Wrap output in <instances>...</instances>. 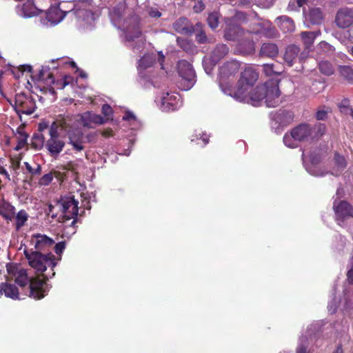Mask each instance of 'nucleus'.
<instances>
[{
    "instance_id": "f704fd0d",
    "label": "nucleus",
    "mask_w": 353,
    "mask_h": 353,
    "mask_svg": "<svg viewBox=\"0 0 353 353\" xmlns=\"http://www.w3.org/2000/svg\"><path fill=\"white\" fill-rule=\"evenodd\" d=\"M188 20L185 18H181L179 20H177L174 24L173 28L174 30L179 32V33H183L186 32L188 31Z\"/></svg>"
},
{
    "instance_id": "6e6d98bb",
    "label": "nucleus",
    "mask_w": 353,
    "mask_h": 353,
    "mask_svg": "<svg viewBox=\"0 0 353 353\" xmlns=\"http://www.w3.org/2000/svg\"><path fill=\"white\" fill-rule=\"evenodd\" d=\"M101 135L105 138H109L114 136L113 130L111 128H105L101 131Z\"/></svg>"
},
{
    "instance_id": "aec40b11",
    "label": "nucleus",
    "mask_w": 353,
    "mask_h": 353,
    "mask_svg": "<svg viewBox=\"0 0 353 353\" xmlns=\"http://www.w3.org/2000/svg\"><path fill=\"white\" fill-rule=\"evenodd\" d=\"M308 51L300 52V49L295 45H290L285 49L283 59L288 66H292L297 59L302 61L307 57Z\"/></svg>"
},
{
    "instance_id": "0e129e2a",
    "label": "nucleus",
    "mask_w": 353,
    "mask_h": 353,
    "mask_svg": "<svg viewBox=\"0 0 353 353\" xmlns=\"http://www.w3.org/2000/svg\"><path fill=\"white\" fill-rule=\"evenodd\" d=\"M347 279L350 283H353V265L351 269L347 272Z\"/></svg>"
},
{
    "instance_id": "f8f14e48",
    "label": "nucleus",
    "mask_w": 353,
    "mask_h": 353,
    "mask_svg": "<svg viewBox=\"0 0 353 353\" xmlns=\"http://www.w3.org/2000/svg\"><path fill=\"white\" fill-rule=\"evenodd\" d=\"M177 70V86L182 90H190L196 82V76L192 65L185 60H181L178 62Z\"/></svg>"
},
{
    "instance_id": "c03bdc74",
    "label": "nucleus",
    "mask_w": 353,
    "mask_h": 353,
    "mask_svg": "<svg viewBox=\"0 0 353 353\" xmlns=\"http://www.w3.org/2000/svg\"><path fill=\"white\" fill-rule=\"evenodd\" d=\"M197 140H201L203 143V145H205L208 143L209 136L208 134H206L205 133L199 132V134H196L195 135H193L192 137V139H191L192 141H197Z\"/></svg>"
},
{
    "instance_id": "20e7f679",
    "label": "nucleus",
    "mask_w": 353,
    "mask_h": 353,
    "mask_svg": "<svg viewBox=\"0 0 353 353\" xmlns=\"http://www.w3.org/2000/svg\"><path fill=\"white\" fill-rule=\"evenodd\" d=\"M110 17L113 26L123 31L126 46L135 53L141 52L145 39L141 31L139 17L133 15L128 19H123V6L114 8Z\"/></svg>"
},
{
    "instance_id": "9d476101",
    "label": "nucleus",
    "mask_w": 353,
    "mask_h": 353,
    "mask_svg": "<svg viewBox=\"0 0 353 353\" xmlns=\"http://www.w3.org/2000/svg\"><path fill=\"white\" fill-rule=\"evenodd\" d=\"M241 68L240 62L231 60L225 62L219 68V83L222 92L234 99V94L237 91L238 84L235 88L232 87L235 76Z\"/></svg>"
},
{
    "instance_id": "393cba45",
    "label": "nucleus",
    "mask_w": 353,
    "mask_h": 353,
    "mask_svg": "<svg viewBox=\"0 0 353 353\" xmlns=\"http://www.w3.org/2000/svg\"><path fill=\"white\" fill-rule=\"evenodd\" d=\"M42 11L41 9L35 6L31 0H28L22 6H17V14L24 18H29L37 15Z\"/></svg>"
},
{
    "instance_id": "5701e85b",
    "label": "nucleus",
    "mask_w": 353,
    "mask_h": 353,
    "mask_svg": "<svg viewBox=\"0 0 353 353\" xmlns=\"http://www.w3.org/2000/svg\"><path fill=\"white\" fill-rule=\"evenodd\" d=\"M31 243L36 249L35 251H46L48 250L54 244V241L43 234H36L33 236Z\"/></svg>"
},
{
    "instance_id": "2f4dec72",
    "label": "nucleus",
    "mask_w": 353,
    "mask_h": 353,
    "mask_svg": "<svg viewBox=\"0 0 353 353\" xmlns=\"http://www.w3.org/2000/svg\"><path fill=\"white\" fill-rule=\"evenodd\" d=\"M316 50L319 54L331 57L334 54L335 48L325 41H321L317 46Z\"/></svg>"
},
{
    "instance_id": "f3484780",
    "label": "nucleus",
    "mask_w": 353,
    "mask_h": 353,
    "mask_svg": "<svg viewBox=\"0 0 353 353\" xmlns=\"http://www.w3.org/2000/svg\"><path fill=\"white\" fill-rule=\"evenodd\" d=\"M14 108L20 118H21V114H32L35 110L36 103L30 96L18 94L15 97Z\"/></svg>"
},
{
    "instance_id": "774afa93",
    "label": "nucleus",
    "mask_w": 353,
    "mask_h": 353,
    "mask_svg": "<svg viewBox=\"0 0 353 353\" xmlns=\"http://www.w3.org/2000/svg\"><path fill=\"white\" fill-rule=\"evenodd\" d=\"M81 78H86L87 75L86 74L83 72V71H80L79 72V74Z\"/></svg>"
},
{
    "instance_id": "6e6552de",
    "label": "nucleus",
    "mask_w": 353,
    "mask_h": 353,
    "mask_svg": "<svg viewBox=\"0 0 353 353\" xmlns=\"http://www.w3.org/2000/svg\"><path fill=\"white\" fill-rule=\"evenodd\" d=\"M24 254L29 265L34 270L38 277L42 276L41 280L46 283L47 280L55 275L54 268L60 261V257L56 258L52 253L43 254L32 249H25Z\"/></svg>"
},
{
    "instance_id": "c9c22d12",
    "label": "nucleus",
    "mask_w": 353,
    "mask_h": 353,
    "mask_svg": "<svg viewBox=\"0 0 353 353\" xmlns=\"http://www.w3.org/2000/svg\"><path fill=\"white\" fill-rule=\"evenodd\" d=\"M28 215L25 210H20L16 216V227L17 229L21 228L27 221Z\"/></svg>"
},
{
    "instance_id": "603ef678",
    "label": "nucleus",
    "mask_w": 353,
    "mask_h": 353,
    "mask_svg": "<svg viewBox=\"0 0 353 353\" xmlns=\"http://www.w3.org/2000/svg\"><path fill=\"white\" fill-rule=\"evenodd\" d=\"M27 143V139H25V137H23L21 139H18L17 145L15 146L14 150L19 151L21 150Z\"/></svg>"
},
{
    "instance_id": "a878e982",
    "label": "nucleus",
    "mask_w": 353,
    "mask_h": 353,
    "mask_svg": "<svg viewBox=\"0 0 353 353\" xmlns=\"http://www.w3.org/2000/svg\"><path fill=\"white\" fill-rule=\"evenodd\" d=\"M294 119L293 113L290 111L280 110L272 117L274 121L280 126H285L290 123Z\"/></svg>"
},
{
    "instance_id": "473e14b6",
    "label": "nucleus",
    "mask_w": 353,
    "mask_h": 353,
    "mask_svg": "<svg viewBox=\"0 0 353 353\" xmlns=\"http://www.w3.org/2000/svg\"><path fill=\"white\" fill-rule=\"evenodd\" d=\"M340 75L350 83H353V68L350 65H340L339 67Z\"/></svg>"
},
{
    "instance_id": "423d86ee",
    "label": "nucleus",
    "mask_w": 353,
    "mask_h": 353,
    "mask_svg": "<svg viewBox=\"0 0 353 353\" xmlns=\"http://www.w3.org/2000/svg\"><path fill=\"white\" fill-rule=\"evenodd\" d=\"M79 202L74 199L73 195H66L61 196L55 205L50 204L48 206V214L52 218L56 217L54 211L61 212L58 220L59 222L66 223L68 221L72 220L71 223L65 225L63 236L70 238L76 233V223L77 221Z\"/></svg>"
},
{
    "instance_id": "3c124183",
    "label": "nucleus",
    "mask_w": 353,
    "mask_h": 353,
    "mask_svg": "<svg viewBox=\"0 0 353 353\" xmlns=\"http://www.w3.org/2000/svg\"><path fill=\"white\" fill-rule=\"evenodd\" d=\"M327 308L329 312L331 313H334L336 312L337 308V301L336 300L335 296L329 302Z\"/></svg>"
},
{
    "instance_id": "72a5a7b5",
    "label": "nucleus",
    "mask_w": 353,
    "mask_h": 353,
    "mask_svg": "<svg viewBox=\"0 0 353 353\" xmlns=\"http://www.w3.org/2000/svg\"><path fill=\"white\" fill-rule=\"evenodd\" d=\"M319 68L321 73L327 76L332 74L334 71L333 65L327 61H320Z\"/></svg>"
},
{
    "instance_id": "864d4df0",
    "label": "nucleus",
    "mask_w": 353,
    "mask_h": 353,
    "mask_svg": "<svg viewBox=\"0 0 353 353\" xmlns=\"http://www.w3.org/2000/svg\"><path fill=\"white\" fill-rule=\"evenodd\" d=\"M17 139H21L23 137H25V139H28V134L24 131V127L23 125H20L17 128Z\"/></svg>"
},
{
    "instance_id": "a211bd4d",
    "label": "nucleus",
    "mask_w": 353,
    "mask_h": 353,
    "mask_svg": "<svg viewBox=\"0 0 353 353\" xmlns=\"http://www.w3.org/2000/svg\"><path fill=\"white\" fill-rule=\"evenodd\" d=\"M333 209L336 221L340 225H343V223L349 219L353 218V208L345 201L335 200Z\"/></svg>"
},
{
    "instance_id": "c85d7f7f",
    "label": "nucleus",
    "mask_w": 353,
    "mask_h": 353,
    "mask_svg": "<svg viewBox=\"0 0 353 353\" xmlns=\"http://www.w3.org/2000/svg\"><path fill=\"white\" fill-rule=\"evenodd\" d=\"M123 120L125 125L129 127L132 130H136L139 128L141 124L135 115L131 112H125L123 116Z\"/></svg>"
},
{
    "instance_id": "7ed1b4c3",
    "label": "nucleus",
    "mask_w": 353,
    "mask_h": 353,
    "mask_svg": "<svg viewBox=\"0 0 353 353\" xmlns=\"http://www.w3.org/2000/svg\"><path fill=\"white\" fill-rule=\"evenodd\" d=\"M226 28L224 37L228 41H237L235 53L241 54H252L254 51V43L251 39L252 34H263L268 37L276 36V31L269 21H257L256 27L244 31L238 24H232V20L225 19Z\"/></svg>"
},
{
    "instance_id": "9b49d317",
    "label": "nucleus",
    "mask_w": 353,
    "mask_h": 353,
    "mask_svg": "<svg viewBox=\"0 0 353 353\" xmlns=\"http://www.w3.org/2000/svg\"><path fill=\"white\" fill-rule=\"evenodd\" d=\"M62 117L70 120V128L81 129L82 131L83 130L78 126L79 123L84 128H94L95 125H102L106 122L105 118L90 111L77 115H63Z\"/></svg>"
},
{
    "instance_id": "ea45409f",
    "label": "nucleus",
    "mask_w": 353,
    "mask_h": 353,
    "mask_svg": "<svg viewBox=\"0 0 353 353\" xmlns=\"http://www.w3.org/2000/svg\"><path fill=\"white\" fill-rule=\"evenodd\" d=\"M219 15L218 12H212L209 14L208 18V23L212 29H215L219 25Z\"/></svg>"
},
{
    "instance_id": "5fc2aeb1",
    "label": "nucleus",
    "mask_w": 353,
    "mask_h": 353,
    "mask_svg": "<svg viewBox=\"0 0 353 353\" xmlns=\"http://www.w3.org/2000/svg\"><path fill=\"white\" fill-rule=\"evenodd\" d=\"M65 242H63V241L57 243L54 246L55 252L57 254H61L63 252V251L65 250Z\"/></svg>"
},
{
    "instance_id": "6ab92c4d",
    "label": "nucleus",
    "mask_w": 353,
    "mask_h": 353,
    "mask_svg": "<svg viewBox=\"0 0 353 353\" xmlns=\"http://www.w3.org/2000/svg\"><path fill=\"white\" fill-rule=\"evenodd\" d=\"M31 78L34 83H43L46 85L49 86L50 88L48 89L50 92H52V94L54 93V88L51 87L54 83V78L50 72L49 66H42L37 73L32 72Z\"/></svg>"
},
{
    "instance_id": "412c9836",
    "label": "nucleus",
    "mask_w": 353,
    "mask_h": 353,
    "mask_svg": "<svg viewBox=\"0 0 353 353\" xmlns=\"http://www.w3.org/2000/svg\"><path fill=\"white\" fill-rule=\"evenodd\" d=\"M335 22L338 27L346 28L353 23V12L348 8L339 10L336 15Z\"/></svg>"
},
{
    "instance_id": "dca6fc26",
    "label": "nucleus",
    "mask_w": 353,
    "mask_h": 353,
    "mask_svg": "<svg viewBox=\"0 0 353 353\" xmlns=\"http://www.w3.org/2000/svg\"><path fill=\"white\" fill-rule=\"evenodd\" d=\"M229 52V48L225 44H219L212 52L209 57L203 59V66L205 72L210 74L214 66Z\"/></svg>"
},
{
    "instance_id": "b1692460",
    "label": "nucleus",
    "mask_w": 353,
    "mask_h": 353,
    "mask_svg": "<svg viewBox=\"0 0 353 353\" xmlns=\"http://www.w3.org/2000/svg\"><path fill=\"white\" fill-rule=\"evenodd\" d=\"M303 14L305 17V23L307 26L310 25H316L321 23L323 16L321 10L319 8H310L308 12H306L305 8H303Z\"/></svg>"
},
{
    "instance_id": "4d7b16f0",
    "label": "nucleus",
    "mask_w": 353,
    "mask_h": 353,
    "mask_svg": "<svg viewBox=\"0 0 353 353\" xmlns=\"http://www.w3.org/2000/svg\"><path fill=\"white\" fill-rule=\"evenodd\" d=\"M205 6L202 1H198L194 6L193 9L195 12H201L204 10Z\"/></svg>"
},
{
    "instance_id": "69168bd1",
    "label": "nucleus",
    "mask_w": 353,
    "mask_h": 353,
    "mask_svg": "<svg viewBox=\"0 0 353 353\" xmlns=\"http://www.w3.org/2000/svg\"><path fill=\"white\" fill-rule=\"evenodd\" d=\"M333 353H343L342 346L341 345H338L336 349Z\"/></svg>"
},
{
    "instance_id": "f03ea898",
    "label": "nucleus",
    "mask_w": 353,
    "mask_h": 353,
    "mask_svg": "<svg viewBox=\"0 0 353 353\" xmlns=\"http://www.w3.org/2000/svg\"><path fill=\"white\" fill-rule=\"evenodd\" d=\"M70 120L63 119L59 115L51 123L49 130L50 138L46 141L44 146L50 155L57 157L63 150L65 143L59 137V133L65 134L68 139V143L76 152H81L85 149L86 143H93L96 141L97 134L95 132L84 133L81 129L70 128Z\"/></svg>"
},
{
    "instance_id": "052dcab7",
    "label": "nucleus",
    "mask_w": 353,
    "mask_h": 353,
    "mask_svg": "<svg viewBox=\"0 0 353 353\" xmlns=\"http://www.w3.org/2000/svg\"><path fill=\"white\" fill-rule=\"evenodd\" d=\"M50 125H50V123L49 121H43L42 122H41L39 125V130L40 131H43L44 130L50 128Z\"/></svg>"
},
{
    "instance_id": "0eeeda50",
    "label": "nucleus",
    "mask_w": 353,
    "mask_h": 353,
    "mask_svg": "<svg viewBox=\"0 0 353 353\" xmlns=\"http://www.w3.org/2000/svg\"><path fill=\"white\" fill-rule=\"evenodd\" d=\"M8 280L14 279L21 287L29 284L30 296L34 299H41L45 296L48 290V284L41 279L30 278L28 276L27 270L18 265L8 264L6 265Z\"/></svg>"
},
{
    "instance_id": "a19ab883",
    "label": "nucleus",
    "mask_w": 353,
    "mask_h": 353,
    "mask_svg": "<svg viewBox=\"0 0 353 353\" xmlns=\"http://www.w3.org/2000/svg\"><path fill=\"white\" fill-rule=\"evenodd\" d=\"M263 72L267 76H272L273 74H280L282 73L281 70L275 69V66L273 64H264L263 65Z\"/></svg>"
},
{
    "instance_id": "f257e3e1",
    "label": "nucleus",
    "mask_w": 353,
    "mask_h": 353,
    "mask_svg": "<svg viewBox=\"0 0 353 353\" xmlns=\"http://www.w3.org/2000/svg\"><path fill=\"white\" fill-rule=\"evenodd\" d=\"M258 78L257 72L252 68L245 69L238 81L234 99L254 106L259 105L263 100H265L266 105L269 108L279 105L281 101L279 81L270 80L263 85H257L254 87Z\"/></svg>"
},
{
    "instance_id": "680f3d73",
    "label": "nucleus",
    "mask_w": 353,
    "mask_h": 353,
    "mask_svg": "<svg viewBox=\"0 0 353 353\" xmlns=\"http://www.w3.org/2000/svg\"><path fill=\"white\" fill-rule=\"evenodd\" d=\"M327 112L325 110H319L316 112V118L318 120H324L326 117Z\"/></svg>"
},
{
    "instance_id": "bb28decb",
    "label": "nucleus",
    "mask_w": 353,
    "mask_h": 353,
    "mask_svg": "<svg viewBox=\"0 0 353 353\" xmlns=\"http://www.w3.org/2000/svg\"><path fill=\"white\" fill-rule=\"evenodd\" d=\"M279 54L277 46L272 43H263L260 50V55L269 58H274Z\"/></svg>"
},
{
    "instance_id": "bf43d9fd",
    "label": "nucleus",
    "mask_w": 353,
    "mask_h": 353,
    "mask_svg": "<svg viewBox=\"0 0 353 353\" xmlns=\"http://www.w3.org/2000/svg\"><path fill=\"white\" fill-rule=\"evenodd\" d=\"M196 40L199 43H205L207 41L206 36L203 32H200L196 34Z\"/></svg>"
},
{
    "instance_id": "09e8293b",
    "label": "nucleus",
    "mask_w": 353,
    "mask_h": 353,
    "mask_svg": "<svg viewBox=\"0 0 353 353\" xmlns=\"http://www.w3.org/2000/svg\"><path fill=\"white\" fill-rule=\"evenodd\" d=\"M305 0H296L295 1H290L289 3L288 8L293 10L299 8L305 3Z\"/></svg>"
},
{
    "instance_id": "4c0bfd02",
    "label": "nucleus",
    "mask_w": 353,
    "mask_h": 353,
    "mask_svg": "<svg viewBox=\"0 0 353 353\" xmlns=\"http://www.w3.org/2000/svg\"><path fill=\"white\" fill-rule=\"evenodd\" d=\"M57 172H50L48 174H44L39 179V185H49L52 182L54 176H57Z\"/></svg>"
},
{
    "instance_id": "39448f33",
    "label": "nucleus",
    "mask_w": 353,
    "mask_h": 353,
    "mask_svg": "<svg viewBox=\"0 0 353 353\" xmlns=\"http://www.w3.org/2000/svg\"><path fill=\"white\" fill-rule=\"evenodd\" d=\"M164 55L162 52L145 54L138 62L139 76L145 82H150L154 87L159 88L161 84L167 83L168 72L163 63Z\"/></svg>"
},
{
    "instance_id": "c756f323",
    "label": "nucleus",
    "mask_w": 353,
    "mask_h": 353,
    "mask_svg": "<svg viewBox=\"0 0 353 353\" xmlns=\"http://www.w3.org/2000/svg\"><path fill=\"white\" fill-rule=\"evenodd\" d=\"M321 34V32L319 31H313V32H301V38L303 40V42L305 46L306 51L308 48H310L315 39Z\"/></svg>"
},
{
    "instance_id": "2eb2a0df",
    "label": "nucleus",
    "mask_w": 353,
    "mask_h": 353,
    "mask_svg": "<svg viewBox=\"0 0 353 353\" xmlns=\"http://www.w3.org/2000/svg\"><path fill=\"white\" fill-rule=\"evenodd\" d=\"M69 4L70 5V7H65V5H66V3H64V4L61 5L60 8H62V6H63L65 8L64 9H68L67 13L74 12L77 18L81 19L82 21L85 22L86 28L92 27L94 25V23L98 16L87 8L86 2L83 1L78 4L70 3Z\"/></svg>"
},
{
    "instance_id": "e433bc0d",
    "label": "nucleus",
    "mask_w": 353,
    "mask_h": 353,
    "mask_svg": "<svg viewBox=\"0 0 353 353\" xmlns=\"http://www.w3.org/2000/svg\"><path fill=\"white\" fill-rule=\"evenodd\" d=\"M73 77L70 76H65L63 79L55 81L54 85L57 89H63L66 85L73 83Z\"/></svg>"
},
{
    "instance_id": "ddd939ff",
    "label": "nucleus",
    "mask_w": 353,
    "mask_h": 353,
    "mask_svg": "<svg viewBox=\"0 0 353 353\" xmlns=\"http://www.w3.org/2000/svg\"><path fill=\"white\" fill-rule=\"evenodd\" d=\"M321 151L315 149L309 154L303 152V163L307 172L314 176H323L327 172L319 165L321 159Z\"/></svg>"
},
{
    "instance_id": "e2e57ef3",
    "label": "nucleus",
    "mask_w": 353,
    "mask_h": 353,
    "mask_svg": "<svg viewBox=\"0 0 353 353\" xmlns=\"http://www.w3.org/2000/svg\"><path fill=\"white\" fill-rule=\"evenodd\" d=\"M0 174L5 176L6 179H7L8 181L10 180V174L6 171V170L0 165Z\"/></svg>"
},
{
    "instance_id": "37998d69",
    "label": "nucleus",
    "mask_w": 353,
    "mask_h": 353,
    "mask_svg": "<svg viewBox=\"0 0 353 353\" xmlns=\"http://www.w3.org/2000/svg\"><path fill=\"white\" fill-rule=\"evenodd\" d=\"M16 72L12 71V73L15 78L19 79L20 78L21 75H23V73L24 72H28L32 73V66L31 65H22L21 68L15 69Z\"/></svg>"
},
{
    "instance_id": "8fccbe9b",
    "label": "nucleus",
    "mask_w": 353,
    "mask_h": 353,
    "mask_svg": "<svg viewBox=\"0 0 353 353\" xmlns=\"http://www.w3.org/2000/svg\"><path fill=\"white\" fill-rule=\"evenodd\" d=\"M101 112L104 114V116L107 117V119H105L106 121H107L108 119H109V117L112 114V108L109 105L104 104L102 106Z\"/></svg>"
},
{
    "instance_id": "58836bf2",
    "label": "nucleus",
    "mask_w": 353,
    "mask_h": 353,
    "mask_svg": "<svg viewBox=\"0 0 353 353\" xmlns=\"http://www.w3.org/2000/svg\"><path fill=\"white\" fill-rule=\"evenodd\" d=\"M353 290L345 289L344 291V302L346 308L351 307L353 305V293H351Z\"/></svg>"
},
{
    "instance_id": "de8ad7c7",
    "label": "nucleus",
    "mask_w": 353,
    "mask_h": 353,
    "mask_svg": "<svg viewBox=\"0 0 353 353\" xmlns=\"http://www.w3.org/2000/svg\"><path fill=\"white\" fill-rule=\"evenodd\" d=\"M307 347V339H301L296 349V353H309Z\"/></svg>"
},
{
    "instance_id": "1a4fd4ad",
    "label": "nucleus",
    "mask_w": 353,
    "mask_h": 353,
    "mask_svg": "<svg viewBox=\"0 0 353 353\" xmlns=\"http://www.w3.org/2000/svg\"><path fill=\"white\" fill-rule=\"evenodd\" d=\"M325 130V127L322 123H301L292 128L289 133L285 134L283 141L285 146L296 148L301 142L318 139L324 134Z\"/></svg>"
},
{
    "instance_id": "4be33fe9",
    "label": "nucleus",
    "mask_w": 353,
    "mask_h": 353,
    "mask_svg": "<svg viewBox=\"0 0 353 353\" xmlns=\"http://www.w3.org/2000/svg\"><path fill=\"white\" fill-rule=\"evenodd\" d=\"M64 8L63 6H62V8H60V6H52L46 12V19L52 25L60 23L67 13Z\"/></svg>"
},
{
    "instance_id": "7c9ffc66",
    "label": "nucleus",
    "mask_w": 353,
    "mask_h": 353,
    "mask_svg": "<svg viewBox=\"0 0 353 353\" xmlns=\"http://www.w3.org/2000/svg\"><path fill=\"white\" fill-rule=\"evenodd\" d=\"M334 168L332 171L333 175H338L346 166V160L344 157L336 153L334 155Z\"/></svg>"
},
{
    "instance_id": "338daca9",
    "label": "nucleus",
    "mask_w": 353,
    "mask_h": 353,
    "mask_svg": "<svg viewBox=\"0 0 353 353\" xmlns=\"http://www.w3.org/2000/svg\"><path fill=\"white\" fill-rule=\"evenodd\" d=\"M120 154H122V155H125V156H129L130 154V149H127V150H124L123 152H121L119 153Z\"/></svg>"
},
{
    "instance_id": "49530a36",
    "label": "nucleus",
    "mask_w": 353,
    "mask_h": 353,
    "mask_svg": "<svg viewBox=\"0 0 353 353\" xmlns=\"http://www.w3.org/2000/svg\"><path fill=\"white\" fill-rule=\"evenodd\" d=\"M24 165L27 171L32 175H37L40 174L41 166L39 165H37V167L35 168H33L28 162H25Z\"/></svg>"
},
{
    "instance_id": "13d9d810",
    "label": "nucleus",
    "mask_w": 353,
    "mask_h": 353,
    "mask_svg": "<svg viewBox=\"0 0 353 353\" xmlns=\"http://www.w3.org/2000/svg\"><path fill=\"white\" fill-rule=\"evenodd\" d=\"M149 15L151 17L158 18L161 16V13L157 8H150L149 10Z\"/></svg>"
},
{
    "instance_id": "79ce46f5",
    "label": "nucleus",
    "mask_w": 353,
    "mask_h": 353,
    "mask_svg": "<svg viewBox=\"0 0 353 353\" xmlns=\"http://www.w3.org/2000/svg\"><path fill=\"white\" fill-rule=\"evenodd\" d=\"M226 19L232 20V24H236L237 21H246V14L243 12L236 11L235 14L231 18H227Z\"/></svg>"
},
{
    "instance_id": "4468645a",
    "label": "nucleus",
    "mask_w": 353,
    "mask_h": 353,
    "mask_svg": "<svg viewBox=\"0 0 353 353\" xmlns=\"http://www.w3.org/2000/svg\"><path fill=\"white\" fill-rule=\"evenodd\" d=\"M157 106L163 112L174 111L182 105L180 95L174 92H163L155 100Z\"/></svg>"
},
{
    "instance_id": "cd10ccee",
    "label": "nucleus",
    "mask_w": 353,
    "mask_h": 353,
    "mask_svg": "<svg viewBox=\"0 0 353 353\" xmlns=\"http://www.w3.org/2000/svg\"><path fill=\"white\" fill-rule=\"evenodd\" d=\"M276 21L278 26L283 32H292L295 29L294 21L287 16L277 17Z\"/></svg>"
},
{
    "instance_id": "a18cd8bd",
    "label": "nucleus",
    "mask_w": 353,
    "mask_h": 353,
    "mask_svg": "<svg viewBox=\"0 0 353 353\" xmlns=\"http://www.w3.org/2000/svg\"><path fill=\"white\" fill-rule=\"evenodd\" d=\"M339 108L341 112L343 113H348L350 112V110L352 109L350 108V101L348 99H344L341 101V102L339 104Z\"/></svg>"
}]
</instances>
